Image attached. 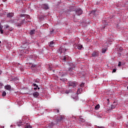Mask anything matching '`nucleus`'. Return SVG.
Here are the masks:
<instances>
[{
    "instance_id": "nucleus-1",
    "label": "nucleus",
    "mask_w": 128,
    "mask_h": 128,
    "mask_svg": "<svg viewBox=\"0 0 128 128\" xmlns=\"http://www.w3.org/2000/svg\"><path fill=\"white\" fill-rule=\"evenodd\" d=\"M25 16L24 14H20V17H18L16 20H14V24H16V26H22L24 24V22L26 21V19L24 18H24Z\"/></svg>"
},
{
    "instance_id": "nucleus-15",
    "label": "nucleus",
    "mask_w": 128,
    "mask_h": 128,
    "mask_svg": "<svg viewBox=\"0 0 128 128\" xmlns=\"http://www.w3.org/2000/svg\"><path fill=\"white\" fill-rule=\"evenodd\" d=\"M116 104L115 102H114L112 104V108L114 110V108H116Z\"/></svg>"
},
{
    "instance_id": "nucleus-23",
    "label": "nucleus",
    "mask_w": 128,
    "mask_h": 128,
    "mask_svg": "<svg viewBox=\"0 0 128 128\" xmlns=\"http://www.w3.org/2000/svg\"><path fill=\"white\" fill-rule=\"evenodd\" d=\"M63 60H64V62H67V60H68V57H66V56H64Z\"/></svg>"
},
{
    "instance_id": "nucleus-17",
    "label": "nucleus",
    "mask_w": 128,
    "mask_h": 128,
    "mask_svg": "<svg viewBox=\"0 0 128 128\" xmlns=\"http://www.w3.org/2000/svg\"><path fill=\"white\" fill-rule=\"evenodd\" d=\"M54 42L52 41H51L49 44V46H54Z\"/></svg>"
},
{
    "instance_id": "nucleus-24",
    "label": "nucleus",
    "mask_w": 128,
    "mask_h": 128,
    "mask_svg": "<svg viewBox=\"0 0 128 128\" xmlns=\"http://www.w3.org/2000/svg\"><path fill=\"white\" fill-rule=\"evenodd\" d=\"M6 96V92L4 91L2 93V96Z\"/></svg>"
},
{
    "instance_id": "nucleus-12",
    "label": "nucleus",
    "mask_w": 128,
    "mask_h": 128,
    "mask_svg": "<svg viewBox=\"0 0 128 128\" xmlns=\"http://www.w3.org/2000/svg\"><path fill=\"white\" fill-rule=\"evenodd\" d=\"M36 34V30H30V34L31 36H32V34Z\"/></svg>"
},
{
    "instance_id": "nucleus-22",
    "label": "nucleus",
    "mask_w": 128,
    "mask_h": 128,
    "mask_svg": "<svg viewBox=\"0 0 128 128\" xmlns=\"http://www.w3.org/2000/svg\"><path fill=\"white\" fill-rule=\"evenodd\" d=\"M77 48L78 50H82V45H78Z\"/></svg>"
},
{
    "instance_id": "nucleus-3",
    "label": "nucleus",
    "mask_w": 128,
    "mask_h": 128,
    "mask_svg": "<svg viewBox=\"0 0 128 128\" xmlns=\"http://www.w3.org/2000/svg\"><path fill=\"white\" fill-rule=\"evenodd\" d=\"M68 86H71L72 88H76L78 86V82L74 81L72 82H70L68 84Z\"/></svg>"
},
{
    "instance_id": "nucleus-30",
    "label": "nucleus",
    "mask_w": 128,
    "mask_h": 128,
    "mask_svg": "<svg viewBox=\"0 0 128 128\" xmlns=\"http://www.w3.org/2000/svg\"><path fill=\"white\" fill-rule=\"evenodd\" d=\"M122 66V62H118V66Z\"/></svg>"
},
{
    "instance_id": "nucleus-35",
    "label": "nucleus",
    "mask_w": 128,
    "mask_h": 128,
    "mask_svg": "<svg viewBox=\"0 0 128 128\" xmlns=\"http://www.w3.org/2000/svg\"><path fill=\"white\" fill-rule=\"evenodd\" d=\"M2 30V26L0 25V30Z\"/></svg>"
},
{
    "instance_id": "nucleus-7",
    "label": "nucleus",
    "mask_w": 128,
    "mask_h": 128,
    "mask_svg": "<svg viewBox=\"0 0 128 128\" xmlns=\"http://www.w3.org/2000/svg\"><path fill=\"white\" fill-rule=\"evenodd\" d=\"M64 48H60L59 50H58V53L60 54H62V52H64Z\"/></svg>"
},
{
    "instance_id": "nucleus-6",
    "label": "nucleus",
    "mask_w": 128,
    "mask_h": 128,
    "mask_svg": "<svg viewBox=\"0 0 128 128\" xmlns=\"http://www.w3.org/2000/svg\"><path fill=\"white\" fill-rule=\"evenodd\" d=\"M42 7L44 10H49L50 8L48 4H42Z\"/></svg>"
},
{
    "instance_id": "nucleus-44",
    "label": "nucleus",
    "mask_w": 128,
    "mask_h": 128,
    "mask_svg": "<svg viewBox=\"0 0 128 128\" xmlns=\"http://www.w3.org/2000/svg\"><path fill=\"white\" fill-rule=\"evenodd\" d=\"M0 44H2V41H0Z\"/></svg>"
},
{
    "instance_id": "nucleus-21",
    "label": "nucleus",
    "mask_w": 128,
    "mask_h": 128,
    "mask_svg": "<svg viewBox=\"0 0 128 128\" xmlns=\"http://www.w3.org/2000/svg\"><path fill=\"white\" fill-rule=\"evenodd\" d=\"M106 48H102V54H106Z\"/></svg>"
},
{
    "instance_id": "nucleus-16",
    "label": "nucleus",
    "mask_w": 128,
    "mask_h": 128,
    "mask_svg": "<svg viewBox=\"0 0 128 128\" xmlns=\"http://www.w3.org/2000/svg\"><path fill=\"white\" fill-rule=\"evenodd\" d=\"M24 128H32V126H30L28 124H26V125H24Z\"/></svg>"
},
{
    "instance_id": "nucleus-26",
    "label": "nucleus",
    "mask_w": 128,
    "mask_h": 128,
    "mask_svg": "<svg viewBox=\"0 0 128 128\" xmlns=\"http://www.w3.org/2000/svg\"><path fill=\"white\" fill-rule=\"evenodd\" d=\"M80 88H84V83L82 82V83L80 84Z\"/></svg>"
},
{
    "instance_id": "nucleus-27",
    "label": "nucleus",
    "mask_w": 128,
    "mask_h": 128,
    "mask_svg": "<svg viewBox=\"0 0 128 128\" xmlns=\"http://www.w3.org/2000/svg\"><path fill=\"white\" fill-rule=\"evenodd\" d=\"M34 86H36V88H38V86L36 84H32Z\"/></svg>"
},
{
    "instance_id": "nucleus-20",
    "label": "nucleus",
    "mask_w": 128,
    "mask_h": 128,
    "mask_svg": "<svg viewBox=\"0 0 128 128\" xmlns=\"http://www.w3.org/2000/svg\"><path fill=\"white\" fill-rule=\"evenodd\" d=\"M72 92V90H66V94H68Z\"/></svg>"
},
{
    "instance_id": "nucleus-14",
    "label": "nucleus",
    "mask_w": 128,
    "mask_h": 128,
    "mask_svg": "<svg viewBox=\"0 0 128 128\" xmlns=\"http://www.w3.org/2000/svg\"><path fill=\"white\" fill-rule=\"evenodd\" d=\"M82 92V88H78L77 91V94H80Z\"/></svg>"
},
{
    "instance_id": "nucleus-11",
    "label": "nucleus",
    "mask_w": 128,
    "mask_h": 128,
    "mask_svg": "<svg viewBox=\"0 0 128 128\" xmlns=\"http://www.w3.org/2000/svg\"><path fill=\"white\" fill-rule=\"evenodd\" d=\"M63 118L62 116L58 117L56 120L58 122H62V120Z\"/></svg>"
},
{
    "instance_id": "nucleus-41",
    "label": "nucleus",
    "mask_w": 128,
    "mask_h": 128,
    "mask_svg": "<svg viewBox=\"0 0 128 128\" xmlns=\"http://www.w3.org/2000/svg\"><path fill=\"white\" fill-rule=\"evenodd\" d=\"M35 82L38 83V81L36 80Z\"/></svg>"
},
{
    "instance_id": "nucleus-45",
    "label": "nucleus",
    "mask_w": 128,
    "mask_h": 128,
    "mask_svg": "<svg viewBox=\"0 0 128 128\" xmlns=\"http://www.w3.org/2000/svg\"><path fill=\"white\" fill-rule=\"evenodd\" d=\"M76 16V15H74V17Z\"/></svg>"
},
{
    "instance_id": "nucleus-25",
    "label": "nucleus",
    "mask_w": 128,
    "mask_h": 128,
    "mask_svg": "<svg viewBox=\"0 0 128 128\" xmlns=\"http://www.w3.org/2000/svg\"><path fill=\"white\" fill-rule=\"evenodd\" d=\"M66 73H64V74H62V75H61V76L63 77V78H66Z\"/></svg>"
},
{
    "instance_id": "nucleus-46",
    "label": "nucleus",
    "mask_w": 128,
    "mask_h": 128,
    "mask_svg": "<svg viewBox=\"0 0 128 128\" xmlns=\"http://www.w3.org/2000/svg\"><path fill=\"white\" fill-rule=\"evenodd\" d=\"M127 89L128 90V86L127 87Z\"/></svg>"
},
{
    "instance_id": "nucleus-31",
    "label": "nucleus",
    "mask_w": 128,
    "mask_h": 128,
    "mask_svg": "<svg viewBox=\"0 0 128 128\" xmlns=\"http://www.w3.org/2000/svg\"><path fill=\"white\" fill-rule=\"evenodd\" d=\"M0 34H4V30H2V29H1L0 30Z\"/></svg>"
},
{
    "instance_id": "nucleus-9",
    "label": "nucleus",
    "mask_w": 128,
    "mask_h": 128,
    "mask_svg": "<svg viewBox=\"0 0 128 128\" xmlns=\"http://www.w3.org/2000/svg\"><path fill=\"white\" fill-rule=\"evenodd\" d=\"M14 16V14L13 12H10L7 14V18H12Z\"/></svg>"
},
{
    "instance_id": "nucleus-2",
    "label": "nucleus",
    "mask_w": 128,
    "mask_h": 128,
    "mask_svg": "<svg viewBox=\"0 0 128 128\" xmlns=\"http://www.w3.org/2000/svg\"><path fill=\"white\" fill-rule=\"evenodd\" d=\"M74 10L76 16H80L82 14V10L80 8H78L75 10Z\"/></svg>"
},
{
    "instance_id": "nucleus-33",
    "label": "nucleus",
    "mask_w": 128,
    "mask_h": 128,
    "mask_svg": "<svg viewBox=\"0 0 128 128\" xmlns=\"http://www.w3.org/2000/svg\"><path fill=\"white\" fill-rule=\"evenodd\" d=\"M54 126V123H51L49 126Z\"/></svg>"
},
{
    "instance_id": "nucleus-43",
    "label": "nucleus",
    "mask_w": 128,
    "mask_h": 128,
    "mask_svg": "<svg viewBox=\"0 0 128 128\" xmlns=\"http://www.w3.org/2000/svg\"><path fill=\"white\" fill-rule=\"evenodd\" d=\"M98 128H104V127H100V126H98Z\"/></svg>"
},
{
    "instance_id": "nucleus-38",
    "label": "nucleus",
    "mask_w": 128,
    "mask_h": 128,
    "mask_svg": "<svg viewBox=\"0 0 128 128\" xmlns=\"http://www.w3.org/2000/svg\"><path fill=\"white\" fill-rule=\"evenodd\" d=\"M105 28H106V26H102V28L103 30H104Z\"/></svg>"
},
{
    "instance_id": "nucleus-28",
    "label": "nucleus",
    "mask_w": 128,
    "mask_h": 128,
    "mask_svg": "<svg viewBox=\"0 0 128 128\" xmlns=\"http://www.w3.org/2000/svg\"><path fill=\"white\" fill-rule=\"evenodd\" d=\"M36 65L34 64H32V68H36Z\"/></svg>"
},
{
    "instance_id": "nucleus-8",
    "label": "nucleus",
    "mask_w": 128,
    "mask_h": 128,
    "mask_svg": "<svg viewBox=\"0 0 128 128\" xmlns=\"http://www.w3.org/2000/svg\"><path fill=\"white\" fill-rule=\"evenodd\" d=\"M4 88L7 90H12V86L10 85H7L4 86Z\"/></svg>"
},
{
    "instance_id": "nucleus-34",
    "label": "nucleus",
    "mask_w": 128,
    "mask_h": 128,
    "mask_svg": "<svg viewBox=\"0 0 128 128\" xmlns=\"http://www.w3.org/2000/svg\"><path fill=\"white\" fill-rule=\"evenodd\" d=\"M91 14H96V11L95 10L92 11Z\"/></svg>"
},
{
    "instance_id": "nucleus-4",
    "label": "nucleus",
    "mask_w": 128,
    "mask_h": 128,
    "mask_svg": "<svg viewBox=\"0 0 128 128\" xmlns=\"http://www.w3.org/2000/svg\"><path fill=\"white\" fill-rule=\"evenodd\" d=\"M68 74H70V76H74V68H70L68 70Z\"/></svg>"
},
{
    "instance_id": "nucleus-29",
    "label": "nucleus",
    "mask_w": 128,
    "mask_h": 128,
    "mask_svg": "<svg viewBox=\"0 0 128 128\" xmlns=\"http://www.w3.org/2000/svg\"><path fill=\"white\" fill-rule=\"evenodd\" d=\"M74 100H78V96H76V98H74Z\"/></svg>"
},
{
    "instance_id": "nucleus-32",
    "label": "nucleus",
    "mask_w": 128,
    "mask_h": 128,
    "mask_svg": "<svg viewBox=\"0 0 128 128\" xmlns=\"http://www.w3.org/2000/svg\"><path fill=\"white\" fill-rule=\"evenodd\" d=\"M116 72V69H114L112 70V72Z\"/></svg>"
},
{
    "instance_id": "nucleus-19",
    "label": "nucleus",
    "mask_w": 128,
    "mask_h": 128,
    "mask_svg": "<svg viewBox=\"0 0 128 128\" xmlns=\"http://www.w3.org/2000/svg\"><path fill=\"white\" fill-rule=\"evenodd\" d=\"M24 122H20V123H18V126H24Z\"/></svg>"
},
{
    "instance_id": "nucleus-10",
    "label": "nucleus",
    "mask_w": 128,
    "mask_h": 128,
    "mask_svg": "<svg viewBox=\"0 0 128 128\" xmlns=\"http://www.w3.org/2000/svg\"><path fill=\"white\" fill-rule=\"evenodd\" d=\"M98 55L99 54L98 52H94L92 54V56H94V58H96V56H98Z\"/></svg>"
},
{
    "instance_id": "nucleus-37",
    "label": "nucleus",
    "mask_w": 128,
    "mask_h": 128,
    "mask_svg": "<svg viewBox=\"0 0 128 128\" xmlns=\"http://www.w3.org/2000/svg\"><path fill=\"white\" fill-rule=\"evenodd\" d=\"M10 28V26H8V25L6 26V28Z\"/></svg>"
},
{
    "instance_id": "nucleus-13",
    "label": "nucleus",
    "mask_w": 128,
    "mask_h": 128,
    "mask_svg": "<svg viewBox=\"0 0 128 128\" xmlns=\"http://www.w3.org/2000/svg\"><path fill=\"white\" fill-rule=\"evenodd\" d=\"M60 80H62V82H66V78L61 76L60 78Z\"/></svg>"
},
{
    "instance_id": "nucleus-18",
    "label": "nucleus",
    "mask_w": 128,
    "mask_h": 128,
    "mask_svg": "<svg viewBox=\"0 0 128 128\" xmlns=\"http://www.w3.org/2000/svg\"><path fill=\"white\" fill-rule=\"evenodd\" d=\"M100 108V104H98L95 106V110H98Z\"/></svg>"
},
{
    "instance_id": "nucleus-42",
    "label": "nucleus",
    "mask_w": 128,
    "mask_h": 128,
    "mask_svg": "<svg viewBox=\"0 0 128 128\" xmlns=\"http://www.w3.org/2000/svg\"><path fill=\"white\" fill-rule=\"evenodd\" d=\"M37 88H38V90H40V87H38Z\"/></svg>"
},
{
    "instance_id": "nucleus-36",
    "label": "nucleus",
    "mask_w": 128,
    "mask_h": 128,
    "mask_svg": "<svg viewBox=\"0 0 128 128\" xmlns=\"http://www.w3.org/2000/svg\"><path fill=\"white\" fill-rule=\"evenodd\" d=\"M118 56H122V54L118 53Z\"/></svg>"
},
{
    "instance_id": "nucleus-39",
    "label": "nucleus",
    "mask_w": 128,
    "mask_h": 128,
    "mask_svg": "<svg viewBox=\"0 0 128 128\" xmlns=\"http://www.w3.org/2000/svg\"><path fill=\"white\" fill-rule=\"evenodd\" d=\"M38 90V88L36 87V88H34V90Z\"/></svg>"
},
{
    "instance_id": "nucleus-40",
    "label": "nucleus",
    "mask_w": 128,
    "mask_h": 128,
    "mask_svg": "<svg viewBox=\"0 0 128 128\" xmlns=\"http://www.w3.org/2000/svg\"><path fill=\"white\" fill-rule=\"evenodd\" d=\"M56 110H57V112H60V110L56 109Z\"/></svg>"
},
{
    "instance_id": "nucleus-5",
    "label": "nucleus",
    "mask_w": 128,
    "mask_h": 128,
    "mask_svg": "<svg viewBox=\"0 0 128 128\" xmlns=\"http://www.w3.org/2000/svg\"><path fill=\"white\" fill-rule=\"evenodd\" d=\"M32 94L33 96L36 98L40 96V93L38 92H34L33 94Z\"/></svg>"
}]
</instances>
